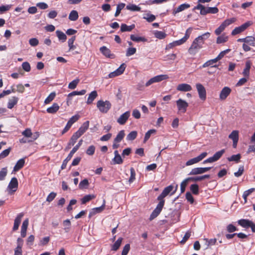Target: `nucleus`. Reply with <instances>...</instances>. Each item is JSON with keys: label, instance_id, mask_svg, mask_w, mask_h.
<instances>
[{"label": "nucleus", "instance_id": "obj_1", "mask_svg": "<svg viewBox=\"0 0 255 255\" xmlns=\"http://www.w3.org/2000/svg\"><path fill=\"white\" fill-rule=\"evenodd\" d=\"M173 186L169 185L165 187L162 193L157 197V200L159 201L155 209L153 211L151 214L149 220L151 221L158 216L162 211L164 206L165 200L164 198L167 196L173 190Z\"/></svg>", "mask_w": 255, "mask_h": 255}, {"label": "nucleus", "instance_id": "obj_2", "mask_svg": "<svg viewBox=\"0 0 255 255\" xmlns=\"http://www.w3.org/2000/svg\"><path fill=\"white\" fill-rule=\"evenodd\" d=\"M89 126V121L84 122L79 128L78 131L75 132L71 136L66 149H69L73 146L77 141V140L88 129Z\"/></svg>", "mask_w": 255, "mask_h": 255}, {"label": "nucleus", "instance_id": "obj_3", "mask_svg": "<svg viewBox=\"0 0 255 255\" xmlns=\"http://www.w3.org/2000/svg\"><path fill=\"white\" fill-rule=\"evenodd\" d=\"M194 9H200V13L202 15H206L208 13L216 14L219 11L217 7H205L200 3H198L195 6Z\"/></svg>", "mask_w": 255, "mask_h": 255}, {"label": "nucleus", "instance_id": "obj_4", "mask_svg": "<svg viewBox=\"0 0 255 255\" xmlns=\"http://www.w3.org/2000/svg\"><path fill=\"white\" fill-rule=\"evenodd\" d=\"M112 104L109 101L99 100L97 103V107L102 113L106 114L111 108Z\"/></svg>", "mask_w": 255, "mask_h": 255}, {"label": "nucleus", "instance_id": "obj_5", "mask_svg": "<svg viewBox=\"0 0 255 255\" xmlns=\"http://www.w3.org/2000/svg\"><path fill=\"white\" fill-rule=\"evenodd\" d=\"M237 19L235 17H232L227 19L224 20L221 24L215 30V33L217 35H219L225 29V28L229 25L234 23Z\"/></svg>", "mask_w": 255, "mask_h": 255}, {"label": "nucleus", "instance_id": "obj_6", "mask_svg": "<svg viewBox=\"0 0 255 255\" xmlns=\"http://www.w3.org/2000/svg\"><path fill=\"white\" fill-rule=\"evenodd\" d=\"M203 44L196 38L193 40L188 49V52L191 55H195L198 50L202 48Z\"/></svg>", "mask_w": 255, "mask_h": 255}, {"label": "nucleus", "instance_id": "obj_7", "mask_svg": "<svg viewBox=\"0 0 255 255\" xmlns=\"http://www.w3.org/2000/svg\"><path fill=\"white\" fill-rule=\"evenodd\" d=\"M239 225L244 228H251L253 233H255V224L248 219H241L238 221Z\"/></svg>", "mask_w": 255, "mask_h": 255}, {"label": "nucleus", "instance_id": "obj_8", "mask_svg": "<svg viewBox=\"0 0 255 255\" xmlns=\"http://www.w3.org/2000/svg\"><path fill=\"white\" fill-rule=\"evenodd\" d=\"M169 77L167 75H159L150 79L145 84V87H148L154 83L160 82L163 80L168 79Z\"/></svg>", "mask_w": 255, "mask_h": 255}, {"label": "nucleus", "instance_id": "obj_9", "mask_svg": "<svg viewBox=\"0 0 255 255\" xmlns=\"http://www.w3.org/2000/svg\"><path fill=\"white\" fill-rule=\"evenodd\" d=\"M176 105L177 107L178 113H185L187 107H188V103L185 100L182 99H179L176 101Z\"/></svg>", "mask_w": 255, "mask_h": 255}, {"label": "nucleus", "instance_id": "obj_10", "mask_svg": "<svg viewBox=\"0 0 255 255\" xmlns=\"http://www.w3.org/2000/svg\"><path fill=\"white\" fill-rule=\"evenodd\" d=\"M252 22L250 21L246 22V23L243 24L242 25L239 27H236L232 31V35H235L241 33L246 30L248 27L251 25Z\"/></svg>", "mask_w": 255, "mask_h": 255}, {"label": "nucleus", "instance_id": "obj_11", "mask_svg": "<svg viewBox=\"0 0 255 255\" xmlns=\"http://www.w3.org/2000/svg\"><path fill=\"white\" fill-rule=\"evenodd\" d=\"M196 87L200 99L205 101L206 99V91L205 87L200 83L196 84Z\"/></svg>", "mask_w": 255, "mask_h": 255}, {"label": "nucleus", "instance_id": "obj_12", "mask_svg": "<svg viewBox=\"0 0 255 255\" xmlns=\"http://www.w3.org/2000/svg\"><path fill=\"white\" fill-rule=\"evenodd\" d=\"M126 65L125 63H123L121 66L115 71L110 73L108 75L109 78H112L116 76L121 75L122 74L125 70Z\"/></svg>", "mask_w": 255, "mask_h": 255}, {"label": "nucleus", "instance_id": "obj_13", "mask_svg": "<svg viewBox=\"0 0 255 255\" xmlns=\"http://www.w3.org/2000/svg\"><path fill=\"white\" fill-rule=\"evenodd\" d=\"M192 28L191 27H189L188 28L186 31L185 36L181 39L174 41L175 44V46L180 45L183 43H184L187 39L189 38L191 32L192 31Z\"/></svg>", "mask_w": 255, "mask_h": 255}, {"label": "nucleus", "instance_id": "obj_14", "mask_svg": "<svg viewBox=\"0 0 255 255\" xmlns=\"http://www.w3.org/2000/svg\"><path fill=\"white\" fill-rule=\"evenodd\" d=\"M106 206V201L105 200H103V204L101 206L99 207L94 208L92 209V210L90 212L89 214V218H91L93 216L95 215L97 213H99L102 212L105 208Z\"/></svg>", "mask_w": 255, "mask_h": 255}, {"label": "nucleus", "instance_id": "obj_15", "mask_svg": "<svg viewBox=\"0 0 255 255\" xmlns=\"http://www.w3.org/2000/svg\"><path fill=\"white\" fill-rule=\"evenodd\" d=\"M24 216L23 213H19L14 220V224L12 228L13 231H17L18 229L19 225L21 222L22 217Z\"/></svg>", "mask_w": 255, "mask_h": 255}, {"label": "nucleus", "instance_id": "obj_16", "mask_svg": "<svg viewBox=\"0 0 255 255\" xmlns=\"http://www.w3.org/2000/svg\"><path fill=\"white\" fill-rule=\"evenodd\" d=\"M211 167H197L192 169L189 175H197L205 173L211 169Z\"/></svg>", "mask_w": 255, "mask_h": 255}, {"label": "nucleus", "instance_id": "obj_17", "mask_svg": "<svg viewBox=\"0 0 255 255\" xmlns=\"http://www.w3.org/2000/svg\"><path fill=\"white\" fill-rule=\"evenodd\" d=\"M232 90L228 87H224L221 90L220 94V99L222 101H224L226 99L228 96L230 94Z\"/></svg>", "mask_w": 255, "mask_h": 255}, {"label": "nucleus", "instance_id": "obj_18", "mask_svg": "<svg viewBox=\"0 0 255 255\" xmlns=\"http://www.w3.org/2000/svg\"><path fill=\"white\" fill-rule=\"evenodd\" d=\"M229 138L233 140V147L236 148L239 140V131L238 130H233L229 135Z\"/></svg>", "mask_w": 255, "mask_h": 255}, {"label": "nucleus", "instance_id": "obj_19", "mask_svg": "<svg viewBox=\"0 0 255 255\" xmlns=\"http://www.w3.org/2000/svg\"><path fill=\"white\" fill-rule=\"evenodd\" d=\"M129 116L130 112L129 111H127L120 116V117L117 120V122L121 125H124L126 123Z\"/></svg>", "mask_w": 255, "mask_h": 255}, {"label": "nucleus", "instance_id": "obj_20", "mask_svg": "<svg viewBox=\"0 0 255 255\" xmlns=\"http://www.w3.org/2000/svg\"><path fill=\"white\" fill-rule=\"evenodd\" d=\"M192 87L188 84L182 83L177 85L176 90L181 92H189L192 90Z\"/></svg>", "mask_w": 255, "mask_h": 255}, {"label": "nucleus", "instance_id": "obj_21", "mask_svg": "<svg viewBox=\"0 0 255 255\" xmlns=\"http://www.w3.org/2000/svg\"><path fill=\"white\" fill-rule=\"evenodd\" d=\"M29 224V220L28 218L25 219L21 227L20 234L22 238H24L26 235V231Z\"/></svg>", "mask_w": 255, "mask_h": 255}, {"label": "nucleus", "instance_id": "obj_22", "mask_svg": "<svg viewBox=\"0 0 255 255\" xmlns=\"http://www.w3.org/2000/svg\"><path fill=\"white\" fill-rule=\"evenodd\" d=\"M18 183L17 178L16 177H13L9 183L8 188L13 192H15L18 188Z\"/></svg>", "mask_w": 255, "mask_h": 255}, {"label": "nucleus", "instance_id": "obj_23", "mask_svg": "<svg viewBox=\"0 0 255 255\" xmlns=\"http://www.w3.org/2000/svg\"><path fill=\"white\" fill-rule=\"evenodd\" d=\"M190 5L188 3H183L181 5H180L179 6H178L177 8H175L173 10V14L174 15H175L177 13L180 12L187 8H188L190 7Z\"/></svg>", "mask_w": 255, "mask_h": 255}, {"label": "nucleus", "instance_id": "obj_24", "mask_svg": "<svg viewBox=\"0 0 255 255\" xmlns=\"http://www.w3.org/2000/svg\"><path fill=\"white\" fill-rule=\"evenodd\" d=\"M100 51L104 56H105L107 57H113V54L111 53L110 50L105 46L101 47L100 49Z\"/></svg>", "mask_w": 255, "mask_h": 255}, {"label": "nucleus", "instance_id": "obj_25", "mask_svg": "<svg viewBox=\"0 0 255 255\" xmlns=\"http://www.w3.org/2000/svg\"><path fill=\"white\" fill-rule=\"evenodd\" d=\"M98 94L96 91H92L89 95L87 101L88 105L91 104L94 100L97 97Z\"/></svg>", "mask_w": 255, "mask_h": 255}, {"label": "nucleus", "instance_id": "obj_26", "mask_svg": "<svg viewBox=\"0 0 255 255\" xmlns=\"http://www.w3.org/2000/svg\"><path fill=\"white\" fill-rule=\"evenodd\" d=\"M210 175H204L197 176V177H188V179L189 180V181L197 182L198 181L203 180L205 179H209V178H210Z\"/></svg>", "mask_w": 255, "mask_h": 255}, {"label": "nucleus", "instance_id": "obj_27", "mask_svg": "<svg viewBox=\"0 0 255 255\" xmlns=\"http://www.w3.org/2000/svg\"><path fill=\"white\" fill-rule=\"evenodd\" d=\"M18 100V98L16 97H12L9 99L7 108L9 109H11L13 107L17 104Z\"/></svg>", "mask_w": 255, "mask_h": 255}, {"label": "nucleus", "instance_id": "obj_28", "mask_svg": "<svg viewBox=\"0 0 255 255\" xmlns=\"http://www.w3.org/2000/svg\"><path fill=\"white\" fill-rule=\"evenodd\" d=\"M59 109V105L57 103H54L51 107L47 109L46 111L49 114H55Z\"/></svg>", "mask_w": 255, "mask_h": 255}, {"label": "nucleus", "instance_id": "obj_29", "mask_svg": "<svg viewBox=\"0 0 255 255\" xmlns=\"http://www.w3.org/2000/svg\"><path fill=\"white\" fill-rule=\"evenodd\" d=\"M251 67V63L250 61H247L246 62V67L244 69L243 72V74L247 77H249L250 75V70Z\"/></svg>", "mask_w": 255, "mask_h": 255}, {"label": "nucleus", "instance_id": "obj_30", "mask_svg": "<svg viewBox=\"0 0 255 255\" xmlns=\"http://www.w3.org/2000/svg\"><path fill=\"white\" fill-rule=\"evenodd\" d=\"M25 160H18L14 166L13 172H17L21 169L24 165Z\"/></svg>", "mask_w": 255, "mask_h": 255}, {"label": "nucleus", "instance_id": "obj_31", "mask_svg": "<svg viewBox=\"0 0 255 255\" xmlns=\"http://www.w3.org/2000/svg\"><path fill=\"white\" fill-rule=\"evenodd\" d=\"M228 39L229 37L224 33L217 38L216 43L217 44L224 43L228 40Z\"/></svg>", "mask_w": 255, "mask_h": 255}, {"label": "nucleus", "instance_id": "obj_32", "mask_svg": "<svg viewBox=\"0 0 255 255\" xmlns=\"http://www.w3.org/2000/svg\"><path fill=\"white\" fill-rule=\"evenodd\" d=\"M63 226H64V230L65 233H68L71 227V223L69 219H66L63 222Z\"/></svg>", "mask_w": 255, "mask_h": 255}, {"label": "nucleus", "instance_id": "obj_33", "mask_svg": "<svg viewBox=\"0 0 255 255\" xmlns=\"http://www.w3.org/2000/svg\"><path fill=\"white\" fill-rule=\"evenodd\" d=\"M135 27L134 24L128 26L126 24L123 23L121 26V31L122 32L130 31Z\"/></svg>", "mask_w": 255, "mask_h": 255}, {"label": "nucleus", "instance_id": "obj_34", "mask_svg": "<svg viewBox=\"0 0 255 255\" xmlns=\"http://www.w3.org/2000/svg\"><path fill=\"white\" fill-rule=\"evenodd\" d=\"M130 39L134 42H146L147 39L144 37L137 36L135 35L131 34L130 36Z\"/></svg>", "mask_w": 255, "mask_h": 255}, {"label": "nucleus", "instance_id": "obj_35", "mask_svg": "<svg viewBox=\"0 0 255 255\" xmlns=\"http://www.w3.org/2000/svg\"><path fill=\"white\" fill-rule=\"evenodd\" d=\"M86 92V91L85 90H82L81 91H73L70 93H69L68 95V101L71 100V98L72 96H75V95H84Z\"/></svg>", "mask_w": 255, "mask_h": 255}, {"label": "nucleus", "instance_id": "obj_36", "mask_svg": "<svg viewBox=\"0 0 255 255\" xmlns=\"http://www.w3.org/2000/svg\"><path fill=\"white\" fill-rule=\"evenodd\" d=\"M123 241L122 238H119L117 241L114 244V245L112 246V250L116 251H117L120 247L121 246V245L122 244Z\"/></svg>", "mask_w": 255, "mask_h": 255}, {"label": "nucleus", "instance_id": "obj_37", "mask_svg": "<svg viewBox=\"0 0 255 255\" xmlns=\"http://www.w3.org/2000/svg\"><path fill=\"white\" fill-rule=\"evenodd\" d=\"M210 36V33L209 32H206L201 35L199 36L196 38L200 41L203 44L204 43V40L208 38Z\"/></svg>", "mask_w": 255, "mask_h": 255}, {"label": "nucleus", "instance_id": "obj_38", "mask_svg": "<svg viewBox=\"0 0 255 255\" xmlns=\"http://www.w3.org/2000/svg\"><path fill=\"white\" fill-rule=\"evenodd\" d=\"M78 18V13L76 10H72L69 15V19L71 21H75Z\"/></svg>", "mask_w": 255, "mask_h": 255}, {"label": "nucleus", "instance_id": "obj_39", "mask_svg": "<svg viewBox=\"0 0 255 255\" xmlns=\"http://www.w3.org/2000/svg\"><path fill=\"white\" fill-rule=\"evenodd\" d=\"M95 198V196L94 195H85L83 198L81 199V202L82 204H85L87 202H89L93 199Z\"/></svg>", "mask_w": 255, "mask_h": 255}, {"label": "nucleus", "instance_id": "obj_40", "mask_svg": "<svg viewBox=\"0 0 255 255\" xmlns=\"http://www.w3.org/2000/svg\"><path fill=\"white\" fill-rule=\"evenodd\" d=\"M76 36H73L71 38L69 39L68 44L69 47V50H74L76 48V46L74 45V42Z\"/></svg>", "mask_w": 255, "mask_h": 255}, {"label": "nucleus", "instance_id": "obj_41", "mask_svg": "<svg viewBox=\"0 0 255 255\" xmlns=\"http://www.w3.org/2000/svg\"><path fill=\"white\" fill-rule=\"evenodd\" d=\"M57 36L60 40H61L62 42H64L66 41L67 39V36L66 34L60 30H57L56 31Z\"/></svg>", "mask_w": 255, "mask_h": 255}, {"label": "nucleus", "instance_id": "obj_42", "mask_svg": "<svg viewBox=\"0 0 255 255\" xmlns=\"http://www.w3.org/2000/svg\"><path fill=\"white\" fill-rule=\"evenodd\" d=\"M225 149H222L220 151L217 152L212 157H210L207 159H219L225 153Z\"/></svg>", "mask_w": 255, "mask_h": 255}, {"label": "nucleus", "instance_id": "obj_43", "mask_svg": "<svg viewBox=\"0 0 255 255\" xmlns=\"http://www.w3.org/2000/svg\"><path fill=\"white\" fill-rule=\"evenodd\" d=\"M125 131L124 130H121L115 138V142L118 143L120 142L125 136Z\"/></svg>", "mask_w": 255, "mask_h": 255}, {"label": "nucleus", "instance_id": "obj_44", "mask_svg": "<svg viewBox=\"0 0 255 255\" xmlns=\"http://www.w3.org/2000/svg\"><path fill=\"white\" fill-rule=\"evenodd\" d=\"M190 190L192 193L194 195L199 194V186L197 184H192L190 187Z\"/></svg>", "mask_w": 255, "mask_h": 255}, {"label": "nucleus", "instance_id": "obj_45", "mask_svg": "<svg viewBox=\"0 0 255 255\" xmlns=\"http://www.w3.org/2000/svg\"><path fill=\"white\" fill-rule=\"evenodd\" d=\"M154 34L156 38H158L159 39H163L166 36V34L165 32L160 31H155Z\"/></svg>", "mask_w": 255, "mask_h": 255}, {"label": "nucleus", "instance_id": "obj_46", "mask_svg": "<svg viewBox=\"0 0 255 255\" xmlns=\"http://www.w3.org/2000/svg\"><path fill=\"white\" fill-rule=\"evenodd\" d=\"M246 43L250 46H255V38L253 36L246 37Z\"/></svg>", "mask_w": 255, "mask_h": 255}, {"label": "nucleus", "instance_id": "obj_47", "mask_svg": "<svg viewBox=\"0 0 255 255\" xmlns=\"http://www.w3.org/2000/svg\"><path fill=\"white\" fill-rule=\"evenodd\" d=\"M255 191V188H252L248 190L245 191L243 195V197L244 199L245 202H247V197L253 192Z\"/></svg>", "mask_w": 255, "mask_h": 255}, {"label": "nucleus", "instance_id": "obj_48", "mask_svg": "<svg viewBox=\"0 0 255 255\" xmlns=\"http://www.w3.org/2000/svg\"><path fill=\"white\" fill-rule=\"evenodd\" d=\"M137 133L136 131H132L128 133L127 136V139L128 140H133L136 138Z\"/></svg>", "mask_w": 255, "mask_h": 255}, {"label": "nucleus", "instance_id": "obj_49", "mask_svg": "<svg viewBox=\"0 0 255 255\" xmlns=\"http://www.w3.org/2000/svg\"><path fill=\"white\" fill-rule=\"evenodd\" d=\"M156 132V130L154 129H150L147 132H146L144 138L143 142L145 143L146 141L150 138L151 134L153 133H155Z\"/></svg>", "mask_w": 255, "mask_h": 255}, {"label": "nucleus", "instance_id": "obj_50", "mask_svg": "<svg viewBox=\"0 0 255 255\" xmlns=\"http://www.w3.org/2000/svg\"><path fill=\"white\" fill-rule=\"evenodd\" d=\"M127 9L131 11H140V7L135 5V4H129L126 7Z\"/></svg>", "mask_w": 255, "mask_h": 255}, {"label": "nucleus", "instance_id": "obj_51", "mask_svg": "<svg viewBox=\"0 0 255 255\" xmlns=\"http://www.w3.org/2000/svg\"><path fill=\"white\" fill-rule=\"evenodd\" d=\"M89 185V182L88 180L87 179H85L83 180H82L79 184V188L81 189H83L84 188H86L88 187Z\"/></svg>", "mask_w": 255, "mask_h": 255}, {"label": "nucleus", "instance_id": "obj_52", "mask_svg": "<svg viewBox=\"0 0 255 255\" xmlns=\"http://www.w3.org/2000/svg\"><path fill=\"white\" fill-rule=\"evenodd\" d=\"M56 93L55 92H52L50 93V94L47 97V98L44 101V103L45 104H47L51 102L55 97Z\"/></svg>", "mask_w": 255, "mask_h": 255}, {"label": "nucleus", "instance_id": "obj_53", "mask_svg": "<svg viewBox=\"0 0 255 255\" xmlns=\"http://www.w3.org/2000/svg\"><path fill=\"white\" fill-rule=\"evenodd\" d=\"M79 81L80 80L79 79H76L72 81L69 84L68 88L70 89H74L75 88H76L77 84L79 83Z\"/></svg>", "mask_w": 255, "mask_h": 255}, {"label": "nucleus", "instance_id": "obj_54", "mask_svg": "<svg viewBox=\"0 0 255 255\" xmlns=\"http://www.w3.org/2000/svg\"><path fill=\"white\" fill-rule=\"evenodd\" d=\"M189 181V180L188 179V178L184 179L181 183L180 185V190L181 193H183L185 192L186 187L188 184V182Z\"/></svg>", "mask_w": 255, "mask_h": 255}, {"label": "nucleus", "instance_id": "obj_55", "mask_svg": "<svg viewBox=\"0 0 255 255\" xmlns=\"http://www.w3.org/2000/svg\"><path fill=\"white\" fill-rule=\"evenodd\" d=\"M125 6V4L123 3H120L117 5L116 11L115 14V16L117 17L120 14L121 10L124 8Z\"/></svg>", "mask_w": 255, "mask_h": 255}, {"label": "nucleus", "instance_id": "obj_56", "mask_svg": "<svg viewBox=\"0 0 255 255\" xmlns=\"http://www.w3.org/2000/svg\"><path fill=\"white\" fill-rule=\"evenodd\" d=\"M95 147L94 145H90L86 150V153L89 155H92L95 153Z\"/></svg>", "mask_w": 255, "mask_h": 255}, {"label": "nucleus", "instance_id": "obj_57", "mask_svg": "<svg viewBox=\"0 0 255 255\" xmlns=\"http://www.w3.org/2000/svg\"><path fill=\"white\" fill-rule=\"evenodd\" d=\"M143 18L145 19L148 22H150L154 21L156 17L153 14L147 13L146 14V16L143 17Z\"/></svg>", "mask_w": 255, "mask_h": 255}, {"label": "nucleus", "instance_id": "obj_58", "mask_svg": "<svg viewBox=\"0 0 255 255\" xmlns=\"http://www.w3.org/2000/svg\"><path fill=\"white\" fill-rule=\"evenodd\" d=\"M185 197L186 199L191 204H193L194 203V199L190 192H187L186 193Z\"/></svg>", "mask_w": 255, "mask_h": 255}, {"label": "nucleus", "instance_id": "obj_59", "mask_svg": "<svg viewBox=\"0 0 255 255\" xmlns=\"http://www.w3.org/2000/svg\"><path fill=\"white\" fill-rule=\"evenodd\" d=\"M130 177L129 179V183H131L134 180V179L135 178V173L134 169L133 167L130 168Z\"/></svg>", "mask_w": 255, "mask_h": 255}, {"label": "nucleus", "instance_id": "obj_60", "mask_svg": "<svg viewBox=\"0 0 255 255\" xmlns=\"http://www.w3.org/2000/svg\"><path fill=\"white\" fill-rule=\"evenodd\" d=\"M136 48L134 47H130L128 48L126 52V56H130L131 55H133L136 52Z\"/></svg>", "mask_w": 255, "mask_h": 255}, {"label": "nucleus", "instance_id": "obj_61", "mask_svg": "<svg viewBox=\"0 0 255 255\" xmlns=\"http://www.w3.org/2000/svg\"><path fill=\"white\" fill-rule=\"evenodd\" d=\"M6 174H7L6 168H2L1 170L0 171V180H4Z\"/></svg>", "mask_w": 255, "mask_h": 255}, {"label": "nucleus", "instance_id": "obj_62", "mask_svg": "<svg viewBox=\"0 0 255 255\" xmlns=\"http://www.w3.org/2000/svg\"><path fill=\"white\" fill-rule=\"evenodd\" d=\"M238 230V229L235 226L231 224L228 225L227 227V231L229 233H233Z\"/></svg>", "mask_w": 255, "mask_h": 255}, {"label": "nucleus", "instance_id": "obj_63", "mask_svg": "<svg viewBox=\"0 0 255 255\" xmlns=\"http://www.w3.org/2000/svg\"><path fill=\"white\" fill-rule=\"evenodd\" d=\"M130 250V245L129 244H126L123 248L122 255H127Z\"/></svg>", "mask_w": 255, "mask_h": 255}, {"label": "nucleus", "instance_id": "obj_64", "mask_svg": "<svg viewBox=\"0 0 255 255\" xmlns=\"http://www.w3.org/2000/svg\"><path fill=\"white\" fill-rule=\"evenodd\" d=\"M22 67L23 69L26 72H29L31 69L30 65L27 62H23L22 64Z\"/></svg>", "mask_w": 255, "mask_h": 255}]
</instances>
